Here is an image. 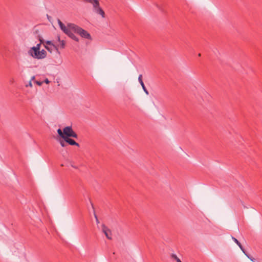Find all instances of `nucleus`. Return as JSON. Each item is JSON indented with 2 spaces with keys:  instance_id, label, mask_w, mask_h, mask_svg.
Returning <instances> with one entry per match:
<instances>
[{
  "instance_id": "obj_1",
  "label": "nucleus",
  "mask_w": 262,
  "mask_h": 262,
  "mask_svg": "<svg viewBox=\"0 0 262 262\" xmlns=\"http://www.w3.org/2000/svg\"><path fill=\"white\" fill-rule=\"evenodd\" d=\"M68 26L72 30L74 33L79 34L81 37L88 39H91L90 34L89 33L88 31L83 29L81 27L72 23L68 24Z\"/></svg>"
},
{
  "instance_id": "obj_2",
  "label": "nucleus",
  "mask_w": 262,
  "mask_h": 262,
  "mask_svg": "<svg viewBox=\"0 0 262 262\" xmlns=\"http://www.w3.org/2000/svg\"><path fill=\"white\" fill-rule=\"evenodd\" d=\"M58 24L59 26V27L60 29L67 35H68L71 38L73 39L74 40H75L77 42L79 41V39L77 37H76L72 32V29L70 28V27L68 26V25L67 26H66L60 19H58L57 20Z\"/></svg>"
},
{
  "instance_id": "obj_3",
  "label": "nucleus",
  "mask_w": 262,
  "mask_h": 262,
  "mask_svg": "<svg viewBox=\"0 0 262 262\" xmlns=\"http://www.w3.org/2000/svg\"><path fill=\"white\" fill-rule=\"evenodd\" d=\"M29 54L34 58L41 59L45 58L47 56V52L45 50L37 51H29Z\"/></svg>"
},
{
  "instance_id": "obj_4",
  "label": "nucleus",
  "mask_w": 262,
  "mask_h": 262,
  "mask_svg": "<svg viewBox=\"0 0 262 262\" xmlns=\"http://www.w3.org/2000/svg\"><path fill=\"white\" fill-rule=\"evenodd\" d=\"M63 133L64 137H73L77 138L78 136L77 134L74 132L71 126H66L63 128Z\"/></svg>"
},
{
  "instance_id": "obj_5",
  "label": "nucleus",
  "mask_w": 262,
  "mask_h": 262,
  "mask_svg": "<svg viewBox=\"0 0 262 262\" xmlns=\"http://www.w3.org/2000/svg\"><path fill=\"white\" fill-rule=\"evenodd\" d=\"M102 230L103 232L105 235L106 237L108 239H112V233L111 231L104 225H102Z\"/></svg>"
},
{
  "instance_id": "obj_6",
  "label": "nucleus",
  "mask_w": 262,
  "mask_h": 262,
  "mask_svg": "<svg viewBox=\"0 0 262 262\" xmlns=\"http://www.w3.org/2000/svg\"><path fill=\"white\" fill-rule=\"evenodd\" d=\"M93 10L95 13L101 15L102 18L105 17V13L103 9L100 7V4L98 5V6L94 8Z\"/></svg>"
},
{
  "instance_id": "obj_7",
  "label": "nucleus",
  "mask_w": 262,
  "mask_h": 262,
  "mask_svg": "<svg viewBox=\"0 0 262 262\" xmlns=\"http://www.w3.org/2000/svg\"><path fill=\"white\" fill-rule=\"evenodd\" d=\"M93 10L95 13L101 15L102 18L105 17V13L103 9L100 7V4L98 5V6L94 8Z\"/></svg>"
},
{
  "instance_id": "obj_8",
  "label": "nucleus",
  "mask_w": 262,
  "mask_h": 262,
  "mask_svg": "<svg viewBox=\"0 0 262 262\" xmlns=\"http://www.w3.org/2000/svg\"><path fill=\"white\" fill-rule=\"evenodd\" d=\"M45 48L50 52L55 51L58 53H59V51H58V46H56L54 43L52 44L50 46H45Z\"/></svg>"
},
{
  "instance_id": "obj_9",
  "label": "nucleus",
  "mask_w": 262,
  "mask_h": 262,
  "mask_svg": "<svg viewBox=\"0 0 262 262\" xmlns=\"http://www.w3.org/2000/svg\"><path fill=\"white\" fill-rule=\"evenodd\" d=\"M39 40L40 41V43L37 44L36 46L31 48L29 51L40 50L41 44L43 43L44 41H43V39L42 38V37L40 36H39Z\"/></svg>"
},
{
  "instance_id": "obj_10",
  "label": "nucleus",
  "mask_w": 262,
  "mask_h": 262,
  "mask_svg": "<svg viewBox=\"0 0 262 262\" xmlns=\"http://www.w3.org/2000/svg\"><path fill=\"white\" fill-rule=\"evenodd\" d=\"M66 138L64 139V140H65V141L69 143L70 145H75V146H77L78 147L79 146V144L78 143H77V142H76L74 140L70 138L69 137L68 138V137H65Z\"/></svg>"
},
{
  "instance_id": "obj_11",
  "label": "nucleus",
  "mask_w": 262,
  "mask_h": 262,
  "mask_svg": "<svg viewBox=\"0 0 262 262\" xmlns=\"http://www.w3.org/2000/svg\"><path fill=\"white\" fill-rule=\"evenodd\" d=\"M57 40L59 42V44L56 45V46H58V49H64L65 48L66 42L63 40H60V37H57Z\"/></svg>"
},
{
  "instance_id": "obj_12",
  "label": "nucleus",
  "mask_w": 262,
  "mask_h": 262,
  "mask_svg": "<svg viewBox=\"0 0 262 262\" xmlns=\"http://www.w3.org/2000/svg\"><path fill=\"white\" fill-rule=\"evenodd\" d=\"M232 238L234 241V242L239 246V247L242 250V251L249 258V257L245 253L244 249L243 248L242 245L239 242V241L236 238H235L234 237H232Z\"/></svg>"
},
{
  "instance_id": "obj_13",
  "label": "nucleus",
  "mask_w": 262,
  "mask_h": 262,
  "mask_svg": "<svg viewBox=\"0 0 262 262\" xmlns=\"http://www.w3.org/2000/svg\"><path fill=\"white\" fill-rule=\"evenodd\" d=\"M87 3H90L93 6V9L99 4V0H89Z\"/></svg>"
},
{
  "instance_id": "obj_14",
  "label": "nucleus",
  "mask_w": 262,
  "mask_h": 262,
  "mask_svg": "<svg viewBox=\"0 0 262 262\" xmlns=\"http://www.w3.org/2000/svg\"><path fill=\"white\" fill-rule=\"evenodd\" d=\"M171 257L175 260L177 262H182L181 259L178 257V256L174 254H172L171 255Z\"/></svg>"
},
{
  "instance_id": "obj_15",
  "label": "nucleus",
  "mask_w": 262,
  "mask_h": 262,
  "mask_svg": "<svg viewBox=\"0 0 262 262\" xmlns=\"http://www.w3.org/2000/svg\"><path fill=\"white\" fill-rule=\"evenodd\" d=\"M57 133L58 135L64 139L66 137H64V135L63 133V131L62 132L61 129L59 128L57 129Z\"/></svg>"
},
{
  "instance_id": "obj_16",
  "label": "nucleus",
  "mask_w": 262,
  "mask_h": 262,
  "mask_svg": "<svg viewBox=\"0 0 262 262\" xmlns=\"http://www.w3.org/2000/svg\"><path fill=\"white\" fill-rule=\"evenodd\" d=\"M59 142L62 147L66 146L67 143L65 141V140L64 139L63 140L60 139L59 140Z\"/></svg>"
},
{
  "instance_id": "obj_17",
  "label": "nucleus",
  "mask_w": 262,
  "mask_h": 262,
  "mask_svg": "<svg viewBox=\"0 0 262 262\" xmlns=\"http://www.w3.org/2000/svg\"><path fill=\"white\" fill-rule=\"evenodd\" d=\"M143 89L144 90V92L146 93V94H148V92L147 91V90H146L144 84V83H140Z\"/></svg>"
},
{
  "instance_id": "obj_18",
  "label": "nucleus",
  "mask_w": 262,
  "mask_h": 262,
  "mask_svg": "<svg viewBox=\"0 0 262 262\" xmlns=\"http://www.w3.org/2000/svg\"><path fill=\"white\" fill-rule=\"evenodd\" d=\"M52 44H54V43L51 41H47L46 42V45H44V46H50Z\"/></svg>"
},
{
  "instance_id": "obj_19",
  "label": "nucleus",
  "mask_w": 262,
  "mask_h": 262,
  "mask_svg": "<svg viewBox=\"0 0 262 262\" xmlns=\"http://www.w3.org/2000/svg\"><path fill=\"white\" fill-rule=\"evenodd\" d=\"M138 81L139 82H143V80H142V75H140L138 77Z\"/></svg>"
},
{
  "instance_id": "obj_20",
  "label": "nucleus",
  "mask_w": 262,
  "mask_h": 262,
  "mask_svg": "<svg viewBox=\"0 0 262 262\" xmlns=\"http://www.w3.org/2000/svg\"><path fill=\"white\" fill-rule=\"evenodd\" d=\"M28 86L32 87V83H29L28 84H26V87L28 88Z\"/></svg>"
},
{
  "instance_id": "obj_21",
  "label": "nucleus",
  "mask_w": 262,
  "mask_h": 262,
  "mask_svg": "<svg viewBox=\"0 0 262 262\" xmlns=\"http://www.w3.org/2000/svg\"><path fill=\"white\" fill-rule=\"evenodd\" d=\"M95 217L96 219V221L97 224L99 223V220L98 219V217H97V215L96 214H95Z\"/></svg>"
},
{
  "instance_id": "obj_22",
  "label": "nucleus",
  "mask_w": 262,
  "mask_h": 262,
  "mask_svg": "<svg viewBox=\"0 0 262 262\" xmlns=\"http://www.w3.org/2000/svg\"><path fill=\"white\" fill-rule=\"evenodd\" d=\"M43 82H50L48 78H46Z\"/></svg>"
},
{
  "instance_id": "obj_23",
  "label": "nucleus",
  "mask_w": 262,
  "mask_h": 262,
  "mask_svg": "<svg viewBox=\"0 0 262 262\" xmlns=\"http://www.w3.org/2000/svg\"><path fill=\"white\" fill-rule=\"evenodd\" d=\"M38 85L41 86L42 83H36Z\"/></svg>"
},
{
  "instance_id": "obj_24",
  "label": "nucleus",
  "mask_w": 262,
  "mask_h": 262,
  "mask_svg": "<svg viewBox=\"0 0 262 262\" xmlns=\"http://www.w3.org/2000/svg\"><path fill=\"white\" fill-rule=\"evenodd\" d=\"M82 1L87 3L89 0H82Z\"/></svg>"
},
{
  "instance_id": "obj_25",
  "label": "nucleus",
  "mask_w": 262,
  "mask_h": 262,
  "mask_svg": "<svg viewBox=\"0 0 262 262\" xmlns=\"http://www.w3.org/2000/svg\"><path fill=\"white\" fill-rule=\"evenodd\" d=\"M34 79V77L33 76V77H32V80H33Z\"/></svg>"
},
{
  "instance_id": "obj_26",
  "label": "nucleus",
  "mask_w": 262,
  "mask_h": 262,
  "mask_svg": "<svg viewBox=\"0 0 262 262\" xmlns=\"http://www.w3.org/2000/svg\"><path fill=\"white\" fill-rule=\"evenodd\" d=\"M198 56H199V57H200V56H201V54H199Z\"/></svg>"
}]
</instances>
